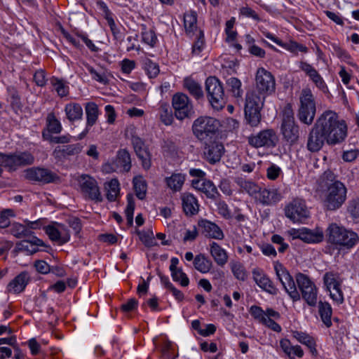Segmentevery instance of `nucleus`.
Here are the masks:
<instances>
[{"label":"nucleus","mask_w":359,"mask_h":359,"mask_svg":"<svg viewBox=\"0 0 359 359\" xmlns=\"http://www.w3.org/2000/svg\"><path fill=\"white\" fill-rule=\"evenodd\" d=\"M318 313L323 323L327 327L332 325L331 316L332 310L331 306L327 302H319Z\"/></svg>","instance_id":"obj_34"},{"label":"nucleus","mask_w":359,"mask_h":359,"mask_svg":"<svg viewBox=\"0 0 359 359\" xmlns=\"http://www.w3.org/2000/svg\"><path fill=\"white\" fill-rule=\"evenodd\" d=\"M330 293L331 298L338 304L344 302V297L340 286L334 287L328 290Z\"/></svg>","instance_id":"obj_63"},{"label":"nucleus","mask_w":359,"mask_h":359,"mask_svg":"<svg viewBox=\"0 0 359 359\" xmlns=\"http://www.w3.org/2000/svg\"><path fill=\"white\" fill-rule=\"evenodd\" d=\"M276 82L271 72L263 67L258 68L255 76V89L266 95L275 91Z\"/></svg>","instance_id":"obj_14"},{"label":"nucleus","mask_w":359,"mask_h":359,"mask_svg":"<svg viewBox=\"0 0 359 359\" xmlns=\"http://www.w3.org/2000/svg\"><path fill=\"white\" fill-rule=\"evenodd\" d=\"M182 208L187 215L192 216L198 213L199 205L194 196L189 193L182 195Z\"/></svg>","instance_id":"obj_30"},{"label":"nucleus","mask_w":359,"mask_h":359,"mask_svg":"<svg viewBox=\"0 0 359 359\" xmlns=\"http://www.w3.org/2000/svg\"><path fill=\"white\" fill-rule=\"evenodd\" d=\"M81 192L85 198L100 202L102 198L97 181L88 175H82L78 178Z\"/></svg>","instance_id":"obj_13"},{"label":"nucleus","mask_w":359,"mask_h":359,"mask_svg":"<svg viewBox=\"0 0 359 359\" xmlns=\"http://www.w3.org/2000/svg\"><path fill=\"white\" fill-rule=\"evenodd\" d=\"M296 280L302 298L308 305L315 306L318 300V290L315 284L306 275L301 273L296 276Z\"/></svg>","instance_id":"obj_10"},{"label":"nucleus","mask_w":359,"mask_h":359,"mask_svg":"<svg viewBox=\"0 0 359 359\" xmlns=\"http://www.w3.org/2000/svg\"><path fill=\"white\" fill-rule=\"evenodd\" d=\"M250 315L259 323H262L266 318L265 311L258 306H252L249 311Z\"/></svg>","instance_id":"obj_58"},{"label":"nucleus","mask_w":359,"mask_h":359,"mask_svg":"<svg viewBox=\"0 0 359 359\" xmlns=\"http://www.w3.org/2000/svg\"><path fill=\"white\" fill-rule=\"evenodd\" d=\"M83 64L94 80L101 83H106L107 82V78L104 72H97L92 66L86 62H83Z\"/></svg>","instance_id":"obj_51"},{"label":"nucleus","mask_w":359,"mask_h":359,"mask_svg":"<svg viewBox=\"0 0 359 359\" xmlns=\"http://www.w3.org/2000/svg\"><path fill=\"white\" fill-rule=\"evenodd\" d=\"M267 95L258 93L256 90L248 91L245 95V117L247 122L252 126L256 127L261 121V111L264 105Z\"/></svg>","instance_id":"obj_4"},{"label":"nucleus","mask_w":359,"mask_h":359,"mask_svg":"<svg viewBox=\"0 0 359 359\" xmlns=\"http://www.w3.org/2000/svg\"><path fill=\"white\" fill-rule=\"evenodd\" d=\"M140 241L148 248L153 247L156 245V242L153 236V233H147L146 232H137Z\"/></svg>","instance_id":"obj_59"},{"label":"nucleus","mask_w":359,"mask_h":359,"mask_svg":"<svg viewBox=\"0 0 359 359\" xmlns=\"http://www.w3.org/2000/svg\"><path fill=\"white\" fill-rule=\"evenodd\" d=\"M184 180V175L180 173H174L170 177L165 178L167 186L175 191H178L182 189Z\"/></svg>","instance_id":"obj_39"},{"label":"nucleus","mask_w":359,"mask_h":359,"mask_svg":"<svg viewBox=\"0 0 359 359\" xmlns=\"http://www.w3.org/2000/svg\"><path fill=\"white\" fill-rule=\"evenodd\" d=\"M348 212L355 222H359V197L352 199L348 206Z\"/></svg>","instance_id":"obj_54"},{"label":"nucleus","mask_w":359,"mask_h":359,"mask_svg":"<svg viewBox=\"0 0 359 359\" xmlns=\"http://www.w3.org/2000/svg\"><path fill=\"white\" fill-rule=\"evenodd\" d=\"M142 41L149 45L151 47H154L157 41V37L153 29H147L145 26H143L142 31Z\"/></svg>","instance_id":"obj_49"},{"label":"nucleus","mask_w":359,"mask_h":359,"mask_svg":"<svg viewBox=\"0 0 359 359\" xmlns=\"http://www.w3.org/2000/svg\"><path fill=\"white\" fill-rule=\"evenodd\" d=\"M322 202L325 210L339 209L346 200L347 189L344 183L335 179L330 170L324 172L321 177Z\"/></svg>","instance_id":"obj_2"},{"label":"nucleus","mask_w":359,"mask_h":359,"mask_svg":"<svg viewBox=\"0 0 359 359\" xmlns=\"http://www.w3.org/2000/svg\"><path fill=\"white\" fill-rule=\"evenodd\" d=\"M292 239H300L308 243H317L323 240L324 235L322 230L316 229L313 230L302 228L299 229H292L290 231Z\"/></svg>","instance_id":"obj_17"},{"label":"nucleus","mask_w":359,"mask_h":359,"mask_svg":"<svg viewBox=\"0 0 359 359\" xmlns=\"http://www.w3.org/2000/svg\"><path fill=\"white\" fill-rule=\"evenodd\" d=\"M107 24L110 27V29L112 32V34L115 39L122 41L123 39V33L120 31V29L116 27L115 22L112 17L107 18Z\"/></svg>","instance_id":"obj_61"},{"label":"nucleus","mask_w":359,"mask_h":359,"mask_svg":"<svg viewBox=\"0 0 359 359\" xmlns=\"http://www.w3.org/2000/svg\"><path fill=\"white\" fill-rule=\"evenodd\" d=\"M274 269L278 278L292 301L297 302L299 300L300 294L288 271L280 264H276Z\"/></svg>","instance_id":"obj_15"},{"label":"nucleus","mask_w":359,"mask_h":359,"mask_svg":"<svg viewBox=\"0 0 359 359\" xmlns=\"http://www.w3.org/2000/svg\"><path fill=\"white\" fill-rule=\"evenodd\" d=\"M134 189L137 197L143 200L146 196L147 185L145 180L142 176H136L133 180Z\"/></svg>","instance_id":"obj_37"},{"label":"nucleus","mask_w":359,"mask_h":359,"mask_svg":"<svg viewBox=\"0 0 359 359\" xmlns=\"http://www.w3.org/2000/svg\"><path fill=\"white\" fill-rule=\"evenodd\" d=\"M47 128L51 133H60L62 130L60 122L56 118L53 113L48 114L46 118Z\"/></svg>","instance_id":"obj_45"},{"label":"nucleus","mask_w":359,"mask_h":359,"mask_svg":"<svg viewBox=\"0 0 359 359\" xmlns=\"http://www.w3.org/2000/svg\"><path fill=\"white\" fill-rule=\"evenodd\" d=\"M238 184L245 191H246L250 196L257 198L258 193L260 191V187L255 183L250 181H245L242 179L237 180Z\"/></svg>","instance_id":"obj_40"},{"label":"nucleus","mask_w":359,"mask_h":359,"mask_svg":"<svg viewBox=\"0 0 359 359\" xmlns=\"http://www.w3.org/2000/svg\"><path fill=\"white\" fill-rule=\"evenodd\" d=\"M207 151H205V156L210 163H215L220 161L224 154V145L222 142L217 140H213L209 142Z\"/></svg>","instance_id":"obj_24"},{"label":"nucleus","mask_w":359,"mask_h":359,"mask_svg":"<svg viewBox=\"0 0 359 359\" xmlns=\"http://www.w3.org/2000/svg\"><path fill=\"white\" fill-rule=\"evenodd\" d=\"M324 283L327 290L334 288V287H338L341 285L334 274L328 273L324 276Z\"/></svg>","instance_id":"obj_60"},{"label":"nucleus","mask_w":359,"mask_h":359,"mask_svg":"<svg viewBox=\"0 0 359 359\" xmlns=\"http://www.w3.org/2000/svg\"><path fill=\"white\" fill-rule=\"evenodd\" d=\"M46 233L49 238L60 245H63L70 239V234L67 227L60 223H54L44 227Z\"/></svg>","instance_id":"obj_18"},{"label":"nucleus","mask_w":359,"mask_h":359,"mask_svg":"<svg viewBox=\"0 0 359 359\" xmlns=\"http://www.w3.org/2000/svg\"><path fill=\"white\" fill-rule=\"evenodd\" d=\"M193 187L206 194L209 198H216L219 194L215 186L205 179H197L192 180Z\"/></svg>","instance_id":"obj_29"},{"label":"nucleus","mask_w":359,"mask_h":359,"mask_svg":"<svg viewBox=\"0 0 359 359\" xmlns=\"http://www.w3.org/2000/svg\"><path fill=\"white\" fill-rule=\"evenodd\" d=\"M226 90L234 98H241L243 94L242 83L236 77H231L226 81Z\"/></svg>","instance_id":"obj_32"},{"label":"nucleus","mask_w":359,"mask_h":359,"mask_svg":"<svg viewBox=\"0 0 359 359\" xmlns=\"http://www.w3.org/2000/svg\"><path fill=\"white\" fill-rule=\"evenodd\" d=\"M171 276L173 280L180 283L182 287H187L189 283V278L181 268L171 272Z\"/></svg>","instance_id":"obj_53"},{"label":"nucleus","mask_w":359,"mask_h":359,"mask_svg":"<svg viewBox=\"0 0 359 359\" xmlns=\"http://www.w3.org/2000/svg\"><path fill=\"white\" fill-rule=\"evenodd\" d=\"M128 204L125 210L127 223L129 226H132L133 224V213L135 210V202L134 198L132 194L127 195Z\"/></svg>","instance_id":"obj_50"},{"label":"nucleus","mask_w":359,"mask_h":359,"mask_svg":"<svg viewBox=\"0 0 359 359\" xmlns=\"http://www.w3.org/2000/svg\"><path fill=\"white\" fill-rule=\"evenodd\" d=\"M196 13L195 12H189L184 15V24L186 32H191L196 28Z\"/></svg>","instance_id":"obj_47"},{"label":"nucleus","mask_w":359,"mask_h":359,"mask_svg":"<svg viewBox=\"0 0 359 359\" xmlns=\"http://www.w3.org/2000/svg\"><path fill=\"white\" fill-rule=\"evenodd\" d=\"M131 142L137 157L142 161V167L148 170L151 166V158L144 142L139 137L133 135Z\"/></svg>","instance_id":"obj_20"},{"label":"nucleus","mask_w":359,"mask_h":359,"mask_svg":"<svg viewBox=\"0 0 359 359\" xmlns=\"http://www.w3.org/2000/svg\"><path fill=\"white\" fill-rule=\"evenodd\" d=\"M198 226L202 234L205 237L215 239L223 238V232L216 224L207 219H201L198 222Z\"/></svg>","instance_id":"obj_23"},{"label":"nucleus","mask_w":359,"mask_h":359,"mask_svg":"<svg viewBox=\"0 0 359 359\" xmlns=\"http://www.w3.org/2000/svg\"><path fill=\"white\" fill-rule=\"evenodd\" d=\"M210 252L211 256L218 265L223 266L224 264V250L215 242L210 244Z\"/></svg>","instance_id":"obj_42"},{"label":"nucleus","mask_w":359,"mask_h":359,"mask_svg":"<svg viewBox=\"0 0 359 359\" xmlns=\"http://www.w3.org/2000/svg\"><path fill=\"white\" fill-rule=\"evenodd\" d=\"M281 196L276 189H262L257 195V200L263 205H270L280 200Z\"/></svg>","instance_id":"obj_31"},{"label":"nucleus","mask_w":359,"mask_h":359,"mask_svg":"<svg viewBox=\"0 0 359 359\" xmlns=\"http://www.w3.org/2000/svg\"><path fill=\"white\" fill-rule=\"evenodd\" d=\"M205 90L209 102L215 110L221 111L224 107L222 83L215 76H210L205 81Z\"/></svg>","instance_id":"obj_7"},{"label":"nucleus","mask_w":359,"mask_h":359,"mask_svg":"<svg viewBox=\"0 0 359 359\" xmlns=\"http://www.w3.org/2000/svg\"><path fill=\"white\" fill-rule=\"evenodd\" d=\"M30 280L29 273L22 271L12 280L7 286L8 292L18 294L22 292Z\"/></svg>","instance_id":"obj_26"},{"label":"nucleus","mask_w":359,"mask_h":359,"mask_svg":"<svg viewBox=\"0 0 359 359\" xmlns=\"http://www.w3.org/2000/svg\"><path fill=\"white\" fill-rule=\"evenodd\" d=\"M222 123L210 116H200L193 123L192 131L195 137L205 144L208 145L213 140L222 138Z\"/></svg>","instance_id":"obj_3"},{"label":"nucleus","mask_w":359,"mask_h":359,"mask_svg":"<svg viewBox=\"0 0 359 359\" xmlns=\"http://www.w3.org/2000/svg\"><path fill=\"white\" fill-rule=\"evenodd\" d=\"M159 114L161 121L166 126H170L173 121L171 109L168 104H163L159 108Z\"/></svg>","instance_id":"obj_46"},{"label":"nucleus","mask_w":359,"mask_h":359,"mask_svg":"<svg viewBox=\"0 0 359 359\" xmlns=\"http://www.w3.org/2000/svg\"><path fill=\"white\" fill-rule=\"evenodd\" d=\"M347 136V126L344 120L332 111H325L316 120L309 131L306 149L312 153L319 151L325 142L335 145L344 141Z\"/></svg>","instance_id":"obj_1"},{"label":"nucleus","mask_w":359,"mask_h":359,"mask_svg":"<svg viewBox=\"0 0 359 359\" xmlns=\"http://www.w3.org/2000/svg\"><path fill=\"white\" fill-rule=\"evenodd\" d=\"M184 87L194 95L196 98L203 97V93L200 85L191 79H185L184 81Z\"/></svg>","instance_id":"obj_44"},{"label":"nucleus","mask_w":359,"mask_h":359,"mask_svg":"<svg viewBox=\"0 0 359 359\" xmlns=\"http://www.w3.org/2000/svg\"><path fill=\"white\" fill-rule=\"evenodd\" d=\"M299 102L297 117L302 123L309 126L313 123L316 112V102L310 89L302 90Z\"/></svg>","instance_id":"obj_6"},{"label":"nucleus","mask_w":359,"mask_h":359,"mask_svg":"<svg viewBox=\"0 0 359 359\" xmlns=\"http://www.w3.org/2000/svg\"><path fill=\"white\" fill-rule=\"evenodd\" d=\"M86 114V129L79 135V139H83L88 133L89 128L94 126L98 118L100 111L98 106L93 102H87L85 105Z\"/></svg>","instance_id":"obj_22"},{"label":"nucleus","mask_w":359,"mask_h":359,"mask_svg":"<svg viewBox=\"0 0 359 359\" xmlns=\"http://www.w3.org/2000/svg\"><path fill=\"white\" fill-rule=\"evenodd\" d=\"M172 105L175 117L180 121L190 118L194 114L193 104L189 97L184 93L175 94L172 99Z\"/></svg>","instance_id":"obj_9"},{"label":"nucleus","mask_w":359,"mask_h":359,"mask_svg":"<svg viewBox=\"0 0 359 359\" xmlns=\"http://www.w3.org/2000/svg\"><path fill=\"white\" fill-rule=\"evenodd\" d=\"M327 241L332 244L351 249L359 242L358 235L336 223L330 224L327 229Z\"/></svg>","instance_id":"obj_5"},{"label":"nucleus","mask_w":359,"mask_h":359,"mask_svg":"<svg viewBox=\"0 0 359 359\" xmlns=\"http://www.w3.org/2000/svg\"><path fill=\"white\" fill-rule=\"evenodd\" d=\"M6 165L11 170H15L18 166L31 165L34 158L29 152H20L13 155H6Z\"/></svg>","instance_id":"obj_21"},{"label":"nucleus","mask_w":359,"mask_h":359,"mask_svg":"<svg viewBox=\"0 0 359 359\" xmlns=\"http://www.w3.org/2000/svg\"><path fill=\"white\" fill-rule=\"evenodd\" d=\"M107 198L109 201H115L120 191L119 182L117 179H112L106 184Z\"/></svg>","instance_id":"obj_41"},{"label":"nucleus","mask_w":359,"mask_h":359,"mask_svg":"<svg viewBox=\"0 0 359 359\" xmlns=\"http://www.w3.org/2000/svg\"><path fill=\"white\" fill-rule=\"evenodd\" d=\"M131 158L128 150L123 149L117 151L116 158L111 162L102 165V170L106 173L113 172H129L131 168Z\"/></svg>","instance_id":"obj_11"},{"label":"nucleus","mask_w":359,"mask_h":359,"mask_svg":"<svg viewBox=\"0 0 359 359\" xmlns=\"http://www.w3.org/2000/svg\"><path fill=\"white\" fill-rule=\"evenodd\" d=\"M230 265L232 273L237 279L244 280L246 278L245 271L241 263L232 262Z\"/></svg>","instance_id":"obj_55"},{"label":"nucleus","mask_w":359,"mask_h":359,"mask_svg":"<svg viewBox=\"0 0 359 359\" xmlns=\"http://www.w3.org/2000/svg\"><path fill=\"white\" fill-rule=\"evenodd\" d=\"M285 216L293 222H302L309 217V210L304 200L294 198L286 205Z\"/></svg>","instance_id":"obj_12"},{"label":"nucleus","mask_w":359,"mask_h":359,"mask_svg":"<svg viewBox=\"0 0 359 359\" xmlns=\"http://www.w3.org/2000/svg\"><path fill=\"white\" fill-rule=\"evenodd\" d=\"M292 336L298 341L307 346L313 353L317 352L316 343L312 337L309 336L306 333L299 331H293Z\"/></svg>","instance_id":"obj_36"},{"label":"nucleus","mask_w":359,"mask_h":359,"mask_svg":"<svg viewBox=\"0 0 359 359\" xmlns=\"http://www.w3.org/2000/svg\"><path fill=\"white\" fill-rule=\"evenodd\" d=\"M309 78L316 84V86L323 93H327L328 91L327 85L325 84L324 80L316 70L313 74H312L309 76Z\"/></svg>","instance_id":"obj_57"},{"label":"nucleus","mask_w":359,"mask_h":359,"mask_svg":"<svg viewBox=\"0 0 359 359\" xmlns=\"http://www.w3.org/2000/svg\"><path fill=\"white\" fill-rule=\"evenodd\" d=\"M81 147L79 144L57 146L53 152V156L57 160L62 161L71 156L79 154Z\"/></svg>","instance_id":"obj_25"},{"label":"nucleus","mask_w":359,"mask_h":359,"mask_svg":"<svg viewBox=\"0 0 359 359\" xmlns=\"http://www.w3.org/2000/svg\"><path fill=\"white\" fill-rule=\"evenodd\" d=\"M253 279L255 283L263 290L271 294L276 293V288L273 286V283L269 277L259 269H254L252 271Z\"/></svg>","instance_id":"obj_28"},{"label":"nucleus","mask_w":359,"mask_h":359,"mask_svg":"<svg viewBox=\"0 0 359 359\" xmlns=\"http://www.w3.org/2000/svg\"><path fill=\"white\" fill-rule=\"evenodd\" d=\"M34 81L39 86H44L46 83V72L43 69L37 70L34 74Z\"/></svg>","instance_id":"obj_64"},{"label":"nucleus","mask_w":359,"mask_h":359,"mask_svg":"<svg viewBox=\"0 0 359 359\" xmlns=\"http://www.w3.org/2000/svg\"><path fill=\"white\" fill-rule=\"evenodd\" d=\"M14 214L12 210L6 209L0 213V228L8 227L11 224L10 218L13 217Z\"/></svg>","instance_id":"obj_56"},{"label":"nucleus","mask_w":359,"mask_h":359,"mask_svg":"<svg viewBox=\"0 0 359 359\" xmlns=\"http://www.w3.org/2000/svg\"><path fill=\"white\" fill-rule=\"evenodd\" d=\"M65 111L69 121H75L82 118L83 109L79 103L71 102L66 104Z\"/></svg>","instance_id":"obj_33"},{"label":"nucleus","mask_w":359,"mask_h":359,"mask_svg":"<svg viewBox=\"0 0 359 359\" xmlns=\"http://www.w3.org/2000/svg\"><path fill=\"white\" fill-rule=\"evenodd\" d=\"M144 68L149 78H154L159 74V67L157 63L146 58L144 60Z\"/></svg>","instance_id":"obj_52"},{"label":"nucleus","mask_w":359,"mask_h":359,"mask_svg":"<svg viewBox=\"0 0 359 359\" xmlns=\"http://www.w3.org/2000/svg\"><path fill=\"white\" fill-rule=\"evenodd\" d=\"M227 167L233 169L236 168L241 164V159L239 155L236 151H232L227 156Z\"/></svg>","instance_id":"obj_62"},{"label":"nucleus","mask_w":359,"mask_h":359,"mask_svg":"<svg viewBox=\"0 0 359 359\" xmlns=\"http://www.w3.org/2000/svg\"><path fill=\"white\" fill-rule=\"evenodd\" d=\"M7 91L10 97V102L13 109L16 112L20 111L22 107V104L18 89L15 86H11L7 88Z\"/></svg>","instance_id":"obj_38"},{"label":"nucleus","mask_w":359,"mask_h":359,"mask_svg":"<svg viewBox=\"0 0 359 359\" xmlns=\"http://www.w3.org/2000/svg\"><path fill=\"white\" fill-rule=\"evenodd\" d=\"M25 177L30 181L50 183L57 178V175L48 169L32 168L25 171Z\"/></svg>","instance_id":"obj_19"},{"label":"nucleus","mask_w":359,"mask_h":359,"mask_svg":"<svg viewBox=\"0 0 359 359\" xmlns=\"http://www.w3.org/2000/svg\"><path fill=\"white\" fill-rule=\"evenodd\" d=\"M44 245L42 240L32 236L31 240H23L18 243L15 246V251L25 252L27 255H32L38 251V246Z\"/></svg>","instance_id":"obj_27"},{"label":"nucleus","mask_w":359,"mask_h":359,"mask_svg":"<svg viewBox=\"0 0 359 359\" xmlns=\"http://www.w3.org/2000/svg\"><path fill=\"white\" fill-rule=\"evenodd\" d=\"M12 234L18 238L32 236V231L29 230L27 225L21 224H14L11 229Z\"/></svg>","instance_id":"obj_43"},{"label":"nucleus","mask_w":359,"mask_h":359,"mask_svg":"<svg viewBox=\"0 0 359 359\" xmlns=\"http://www.w3.org/2000/svg\"><path fill=\"white\" fill-rule=\"evenodd\" d=\"M278 141V136L273 129L263 130L248 137V143L255 148H272L276 147Z\"/></svg>","instance_id":"obj_16"},{"label":"nucleus","mask_w":359,"mask_h":359,"mask_svg":"<svg viewBox=\"0 0 359 359\" xmlns=\"http://www.w3.org/2000/svg\"><path fill=\"white\" fill-rule=\"evenodd\" d=\"M281 133L284 139L290 144L297 142L299 137V126L295 123L294 113L290 105L283 111Z\"/></svg>","instance_id":"obj_8"},{"label":"nucleus","mask_w":359,"mask_h":359,"mask_svg":"<svg viewBox=\"0 0 359 359\" xmlns=\"http://www.w3.org/2000/svg\"><path fill=\"white\" fill-rule=\"evenodd\" d=\"M50 83L54 87V89L59 96L65 97L69 93V88L65 84L62 80L53 77L50 79Z\"/></svg>","instance_id":"obj_48"},{"label":"nucleus","mask_w":359,"mask_h":359,"mask_svg":"<svg viewBox=\"0 0 359 359\" xmlns=\"http://www.w3.org/2000/svg\"><path fill=\"white\" fill-rule=\"evenodd\" d=\"M194 268L201 273H205L208 272L212 267V262L204 255L199 254L194 257Z\"/></svg>","instance_id":"obj_35"}]
</instances>
